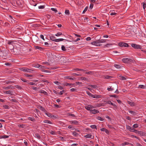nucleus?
I'll list each match as a JSON object with an SVG mask.
<instances>
[{
    "label": "nucleus",
    "mask_w": 146,
    "mask_h": 146,
    "mask_svg": "<svg viewBox=\"0 0 146 146\" xmlns=\"http://www.w3.org/2000/svg\"><path fill=\"white\" fill-rule=\"evenodd\" d=\"M62 35V33L61 32H59L58 33L56 34L55 35L56 36H59Z\"/></svg>",
    "instance_id": "nucleus-35"
},
{
    "label": "nucleus",
    "mask_w": 146,
    "mask_h": 146,
    "mask_svg": "<svg viewBox=\"0 0 146 146\" xmlns=\"http://www.w3.org/2000/svg\"><path fill=\"white\" fill-rule=\"evenodd\" d=\"M114 88L116 89V91L115 92L117 93H119V92H118V90H117V88H118V86L117 84H115L114 85Z\"/></svg>",
    "instance_id": "nucleus-21"
},
{
    "label": "nucleus",
    "mask_w": 146,
    "mask_h": 146,
    "mask_svg": "<svg viewBox=\"0 0 146 146\" xmlns=\"http://www.w3.org/2000/svg\"><path fill=\"white\" fill-rule=\"evenodd\" d=\"M106 104H113V103H112L110 101H106Z\"/></svg>",
    "instance_id": "nucleus-47"
},
{
    "label": "nucleus",
    "mask_w": 146,
    "mask_h": 146,
    "mask_svg": "<svg viewBox=\"0 0 146 146\" xmlns=\"http://www.w3.org/2000/svg\"><path fill=\"white\" fill-rule=\"evenodd\" d=\"M44 7H45L44 5H40L38 6V8L39 9H43Z\"/></svg>",
    "instance_id": "nucleus-61"
},
{
    "label": "nucleus",
    "mask_w": 146,
    "mask_h": 146,
    "mask_svg": "<svg viewBox=\"0 0 146 146\" xmlns=\"http://www.w3.org/2000/svg\"><path fill=\"white\" fill-rule=\"evenodd\" d=\"M122 60L124 63L132 62H133L132 59L127 58H123L122 59Z\"/></svg>",
    "instance_id": "nucleus-1"
},
{
    "label": "nucleus",
    "mask_w": 146,
    "mask_h": 146,
    "mask_svg": "<svg viewBox=\"0 0 146 146\" xmlns=\"http://www.w3.org/2000/svg\"><path fill=\"white\" fill-rule=\"evenodd\" d=\"M90 87L92 88H97V86L96 85H91L90 86Z\"/></svg>",
    "instance_id": "nucleus-62"
},
{
    "label": "nucleus",
    "mask_w": 146,
    "mask_h": 146,
    "mask_svg": "<svg viewBox=\"0 0 146 146\" xmlns=\"http://www.w3.org/2000/svg\"><path fill=\"white\" fill-rule=\"evenodd\" d=\"M81 79L82 80H83L84 81H88L89 80L88 79H87L85 77H82L81 78Z\"/></svg>",
    "instance_id": "nucleus-37"
},
{
    "label": "nucleus",
    "mask_w": 146,
    "mask_h": 146,
    "mask_svg": "<svg viewBox=\"0 0 146 146\" xmlns=\"http://www.w3.org/2000/svg\"><path fill=\"white\" fill-rule=\"evenodd\" d=\"M51 10L52 11H54L55 12V13H56L57 12V10L56 8H51Z\"/></svg>",
    "instance_id": "nucleus-54"
},
{
    "label": "nucleus",
    "mask_w": 146,
    "mask_h": 146,
    "mask_svg": "<svg viewBox=\"0 0 146 146\" xmlns=\"http://www.w3.org/2000/svg\"><path fill=\"white\" fill-rule=\"evenodd\" d=\"M93 96H92V97L94 98H101V96L100 95H98L97 94H95L93 95Z\"/></svg>",
    "instance_id": "nucleus-15"
},
{
    "label": "nucleus",
    "mask_w": 146,
    "mask_h": 146,
    "mask_svg": "<svg viewBox=\"0 0 146 146\" xmlns=\"http://www.w3.org/2000/svg\"><path fill=\"white\" fill-rule=\"evenodd\" d=\"M127 103L128 104L130 105L131 106H133L135 105V104L133 102H131L128 101Z\"/></svg>",
    "instance_id": "nucleus-22"
},
{
    "label": "nucleus",
    "mask_w": 146,
    "mask_h": 146,
    "mask_svg": "<svg viewBox=\"0 0 146 146\" xmlns=\"http://www.w3.org/2000/svg\"><path fill=\"white\" fill-rule=\"evenodd\" d=\"M39 108L42 111L45 112L46 111V110L42 106H39Z\"/></svg>",
    "instance_id": "nucleus-24"
},
{
    "label": "nucleus",
    "mask_w": 146,
    "mask_h": 146,
    "mask_svg": "<svg viewBox=\"0 0 146 146\" xmlns=\"http://www.w3.org/2000/svg\"><path fill=\"white\" fill-rule=\"evenodd\" d=\"M20 70L23 71L27 72L28 71V70H29V69L23 67L21 68Z\"/></svg>",
    "instance_id": "nucleus-13"
},
{
    "label": "nucleus",
    "mask_w": 146,
    "mask_h": 146,
    "mask_svg": "<svg viewBox=\"0 0 146 146\" xmlns=\"http://www.w3.org/2000/svg\"><path fill=\"white\" fill-rule=\"evenodd\" d=\"M3 92L4 93L10 94L11 95H12L13 94V92L10 90H9L7 91H4Z\"/></svg>",
    "instance_id": "nucleus-7"
},
{
    "label": "nucleus",
    "mask_w": 146,
    "mask_h": 146,
    "mask_svg": "<svg viewBox=\"0 0 146 146\" xmlns=\"http://www.w3.org/2000/svg\"><path fill=\"white\" fill-rule=\"evenodd\" d=\"M15 0H13L12 2H11V3L13 5L16 6V5H17V4H16V2H15Z\"/></svg>",
    "instance_id": "nucleus-52"
},
{
    "label": "nucleus",
    "mask_w": 146,
    "mask_h": 146,
    "mask_svg": "<svg viewBox=\"0 0 146 146\" xmlns=\"http://www.w3.org/2000/svg\"><path fill=\"white\" fill-rule=\"evenodd\" d=\"M12 87L13 86H12V85H10L9 86H6V87H4L2 88L3 89L5 90H9L10 89H12L13 88Z\"/></svg>",
    "instance_id": "nucleus-12"
},
{
    "label": "nucleus",
    "mask_w": 146,
    "mask_h": 146,
    "mask_svg": "<svg viewBox=\"0 0 146 146\" xmlns=\"http://www.w3.org/2000/svg\"><path fill=\"white\" fill-rule=\"evenodd\" d=\"M143 9L145 10V9L146 8V4L143 3Z\"/></svg>",
    "instance_id": "nucleus-60"
},
{
    "label": "nucleus",
    "mask_w": 146,
    "mask_h": 146,
    "mask_svg": "<svg viewBox=\"0 0 146 146\" xmlns=\"http://www.w3.org/2000/svg\"><path fill=\"white\" fill-rule=\"evenodd\" d=\"M98 120L101 121H103L104 120V119L100 116H98L96 118Z\"/></svg>",
    "instance_id": "nucleus-29"
},
{
    "label": "nucleus",
    "mask_w": 146,
    "mask_h": 146,
    "mask_svg": "<svg viewBox=\"0 0 146 146\" xmlns=\"http://www.w3.org/2000/svg\"><path fill=\"white\" fill-rule=\"evenodd\" d=\"M129 112L130 113H131V114L133 115H135L136 114V112L135 111H129Z\"/></svg>",
    "instance_id": "nucleus-49"
},
{
    "label": "nucleus",
    "mask_w": 146,
    "mask_h": 146,
    "mask_svg": "<svg viewBox=\"0 0 146 146\" xmlns=\"http://www.w3.org/2000/svg\"><path fill=\"white\" fill-rule=\"evenodd\" d=\"M118 45L120 47H128L129 46V45L127 43L123 42H120L118 44Z\"/></svg>",
    "instance_id": "nucleus-2"
},
{
    "label": "nucleus",
    "mask_w": 146,
    "mask_h": 146,
    "mask_svg": "<svg viewBox=\"0 0 146 146\" xmlns=\"http://www.w3.org/2000/svg\"><path fill=\"white\" fill-rule=\"evenodd\" d=\"M113 77L112 76L107 75L106 76L105 78L106 79H109L112 78Z\"/></svg>",
    "instance_id": "nucleus-42"
},
{
    "label": "nucleus",
    "mask_w": 146,
    "mask_h": 146,
    "mask_svg": "<svg viewBox=\"0 0 146 146\" xmlns=\"http://www.w3.org/2000/svg\"><path fill=\"white\" fill-rule=\"evenodd\" d=\"M58 68V67H57L54 66V67H51L50 68H49V69L51 70H54V69H57Z\"/></svg>",
    "instance_id": "nucleus-56"
},
{
    "label": "nucleus",
    "mask_w": 146,
    "mask_h": 146,
    "mask_svg": "<svg viewBox=\"0 0 146 146\" xmlns=\"http://www.w3.org/2000/svg\"><path fill=\"white\" fill-rule=\"evenodd\" d=\"M65 13L67 15H69L70 14L69 11L68 10H66L65 11Z\"/></svg>",
    "instance_id": "nucleus-48"
},
{
    "label": "nucleus",
    "mask_w": 146,
    "mask_h": 146,
    "mask_svg": "<svg viewBox=\"0 0 146 146\" xmlns=\"http://www.w3.org/2000/svg\"><path fill=\"white\" fill-rule=\"evenodd\" d=\"M85 74H94V72L92 71H90L89 72H86V71L85 72H84Z\"/></svg>",
    "instance_id": "nucleus-17"
},
{
    "label": "nucleus",
    "mask_w": 146,
    "mask_h": 146,
    "mask_svg": "<svg viewBox=\"0 0 146 146\" xmlns=\"http://www.w3.org/2000/svg\"><path fill=\"white\" fill-rule=\"evenodd\" d=\"M113 44H107L105 45V46L107 47H109L111 45Z\"/></svg>",
    "instance_id": "nucleus-43"
},
{
    "label": "nucleus",
    "mask_w": 146,
    "mask_h": 146,
    "mask_svg": "<svg viewBox=\"0 0 146 146\" xmlns=\"http://www.w3.org/2000/svg\"><path fill=\"white\" fill-rule=\"evenodd\" d=\"M110 96L111 97H114L117 98L118 97L117 96L115 95H110Z\"/></svg>",
    "instance_id": "nucleus-57"
},
{
    "label": "nucleus",
    "mask_w": 146,
    "mask_h": 146,
    "mask_svg": "<svg viewBox=\"0 0 146 146\" xmlns=\"http://www.w3.org/2000/svg\"><path fill=\"white\" fill-rule=\"evenodd\" d=\"M72 75L75 76H81L82 74H77V73H73L72 74Z\"/></svg>",
    "instance_id": "nucleus-34"
},
{
    "label": "nucleus",
    "mask_w": 146,
    "mask_h": 146,
    "mask_svg": "<svg viewBox=\"0 0 146 146\" xmlns=\"http://www.w3.org/2000/svg\"><path fill=\"white\" fill-rule=\"evenodd\" d=\"M20 79L23 81L24 82H29V81L27 80H26L24 79L23 78H21Z\"/></svg>",
    "instance_id": "nucleus-55"
},
{
    "label": "nucleus",
    "mask_w": 146,
    "mask_h": 146,
    "mask_svg": "<svg viewBox=\"0 0 146 146\" xmlns=\"http://www.w3.org/2000/svg\"><path fill=\"white\" fill-rule=\"evenodd\" d=\"M52 15L49 14H47L46 15V16L47 18L48 19H49L51 17Z\"/></svg>",
    "instance_id": "nucleus-50"
},
{
    "label": "nucleus",
    "mask_w": 146,
    "mask_h": 146,
    "mask_svg": "<svg viewBox=\"0 0 146 146\" xmlns=\"http://www.w3.org/2000/svg\"><path fill=\"white\" fill-rule=\"evenodd\" d=\"M74 70L78 71H82L83 72H85V71H86V70H84L83 69H79L77 68H76L74 69Z\"/></svg>",
    "instance_id": "nucleus-14"
},
{
    "label": "nucleus",
    "mask_w": 146,
    "mask_h": 146,
    "mask_svg": "<svg viewBox=\"0 0 146 146\" xmlns=\"http://www.w3.org/2000/svg\"><path fill=\"white\" fill-rule=\"evenodd\" d=\"M127 129L129 130L130 131H131L133 130V128L129 125L126 126Z\"/></svg>",
    "instance_id": "nucleus-20"
},
{
    "label": "nucleus",
    "mask_w": 146,
    "mask_h": 146,
    "mask_svg": "<svg viewBox=\"0 0 146 146\" xmlns=\"http://www.w3.org/2000/svg\"><path fill=\"white\" fill-rule=\"evenodd\" d=\"M35 48L36 49H38L40 50H41V49H42V48L41 47H39L38 46H35Z\"/></svg>",
    "instance_id": "nucleus-59"
},
{
    "label": "nucleus",
    "mask_w": 146,
    "mask_h": 146,
    "mask_svg": "<svg viewBox=\"0 0 146 146\" xmlns=\"http://www.w3.org/2000/svg\"><path fill=\"white\" fill-rule=\"evenodd\" d=\"M15 2H16V4H17V5L19 6H22V3L21 2V1L19 0H15L14 1Z\"/></svg>",
    "instance_id": "nucleus-10"
},
{
    "label": "nucleus",
    "mask_w": 146,
    "mask_h": 146,
    "mask_svg": "<svg viewBox=\"0 0 146 146\" xmlns=\"http://www.w3.org/2000/svg\"><path fill=\"white\" fill-rule=\"evenodd\" d=\"M43 122L45 123H49V124H52V123L50 121L47 120H44L43 121Z\"/></svg>",
    "instance_id": "nucleus-23"
},
{
    "label": "nucleus",
    "mask_w": 146,
    "mask_h": 146,
    "mask_svg": "<svg viewBox=\"0 0 146 146\" xmlns=\"http://www.w3.org/2000/svg\"><path fill=\"white\" fill-rule=\"evenodd\" d=\"M9 137V136L8 135H3V136H0V138L2 139V138H4L5 139L7 138H8Z\"/></svg>",
    "instance_id": "nucleus-27"
},
{
    "label": "nucleus",
    "mask_w": 146,
    "mask_h": 146,
    "mask_svg": "<svg viewBox=\"0 0 146 146\" xmlns=\"http://www.w3.org/2000/svg\"><path fill=\"white\" fill-rule=\"evenodd\" d=\"M36 137H37L38 139H40L41 137L38 133H36L35 134Z\"/></svg>",
    "instance_id": "nucleus-32"
},
{
    "label": "nucleus",
    "mask_w": 146,
    "mask_h": 146,
    "mask_svg": "<svg viewBox=\"0 0 146 146\" xmlns=\"http://www.w3.org/2000/svg\"><path fill=\"white\" fill-rule=\"evenodd\" d=\"M129 142H127L126 141V142H125L124 143H122L121 145L122 146H124V145H129Z\"/></svg>",
    "instance_id": "nucleus-36"
},
{
    "label": "nucleus",
    "mask_w": 146,
    "mask_h": 146,
    "mask_svg": "<svg viewBox=\"0 0 146 146\" xmlns=\"http://www.w3.org/2000/svg\"><path fill=\"white\" fill-rule=\"evenodd\" d=\"M28 119L29 120H31V121H33L35 120L34 118L33 117H28Z\"/></svg>",
    "instance_id": "nucleus-38"
},
{
    "label": "nucleus",
    "mask_w": 146,
    "mask_h": 146,
    "mask_svg": "<svg viewBox=\"0 0 146 146\" xmlns=\"http://www.w3.org/2000/svg\"><path fill=\"white\" fill-rule=\"evenodd\" d=\"M3 107L5 109H9V106L7 105H5L3 106Z\"/></svg>",
    "instance_id": "nucleus-53"
},
{
    "label": "nucleus",
    "mask_w": 146,
    "mask_h": 146,
    "mask_svg": "<svg viewBox=\"0 0 146 146\" xmlns=\"http://www.w3.org/2000/svg\"><path fill=\"white\" fill-rule=\"evenodd\" d=\"M64 85L66 86H74L75 85V84L72 83H65L64 84Z\"/></svg>",
    "instance_id": "nucleus-19"
},
{
    "label": "nucleus",
    "mask_w": 146,
    "mask_h": 146,
    "mask_svg": "<svg viewBox=\"0 0 146 146\" xmlns=\"http://www.w3.org/2000/svg\"><path fill=\"white\" fill-rule=\"evenodd\" d=\"M105 105V104H104L100 103L98 104L97 105V106L98 107H99L100 106H104Z\"/></svg>",
    "instance_id": "nucleus-25"
},
{
    "label": "nucleus",
    "mask_w": 146,
    "mask_h": 146,
    "mask_svg": "<svg viewBox=\"0 0 146 146\" xmlns=\"http://www.w3.org/2000/svg\"><path fill=\"white\" fill-rule=\"evenodd\" d=\"M138 133L141 135L143 136L144 135V133L142 131H138Z\"/></svg>",
    "instance_id": "nucleus-51"
},
{
    "label": "nucleus",
    "mask_w": 146,
    "mask_h": 146,
    "mask_svg": "<svg viewBox=\"0 0 146 146\" xmlns=\"http://www.w3.org/2000/svg\"><path fill=\"white\" fill-rule=\"evenodd\" d=\"M69 122H70V123L71 124H73L75 125H78L79 123L78 121L76 120H73L70 121Z\"/></svg>",
    "instance_id": "nucleus-6"
},
{
    "label": "nucleus",
    "mask_w": 146,
    "mask_h": 146,
    "mask_svg": "<svg viewBox=\"0 0 146 146\" xmlns=\"http://www.w3.org/2000/svg\"><path fill=\"white\" fill-rule=\"evenodd\" d=\"M84 137L87 138H91V139H93L94 136H93L92 135L90 134H88L84 135Z\"/></svg>",
    "instance_id": "nucleus-9"
},
{
    "label": "nucleus",
    "mask_w": 146,
    "mask_h": 146,
    "mask_svg": "<svg viewBox=\"0 0 146 146\" xmlns=\"http://www.w3.org/2000/svg\"><path fill=\"white\" fill-rule=\"evenodd\" d=\"M39 92L41 93H43L44 95H47V92H45V91H44V90H40V91Z\"/></svg>",
    "instance_id": "nucleus-26"
},
{
    "label": "nucleus",
    "mask_w": 146,
    "mask_h": 146,
    "mask_svg": "<svg viewBox=\"0 0 146 146\" xmlns=\"http://www.w3.org/2000/svg\"><path fill=\"white\" fill-rule=\"evenodd\" d=\"M98 42H99L98 40H96V41H94L92 42L91 43V44L92 45L96 46V44L98 43Z\"/></svg>",
    "instance_id": "nucleus-16"
},
{
    "label": "nucleus",
    "mask_w": 146,
    "mask_h": 146,
    "mask_svg": "<svg viewBox=\"0 0 146 146\" xmlns=\"http://www.w3.org/2000/svg\"><path fill=\"white\" fill-rule=\"evenodd\" d=\"M85 107L86 110H88L90 111V112H91V111L92 110H91L90 107L88 106V105L87 106H86Z\"/></svg>",
    "instance_id": "nucleus-31"
},
{
    "label": "nucleus",
    "mask_w": 146,
    "mask_h": 146,
    "mask_svg": "<svg viewBox=\"0 0 146 146\" xmlns=\"http://www.w3.org/2000/svg\"><path fill=\"white\" fill-rule=\"evenodd\" d=\"M61 49H62V50L64 51H65L66 50V49L65 48V47L64 45L62 46Z\"/></svg>",
    "instance_id": "nucleus-45"
},
{
    "label": "nucleus",
    "mask_w": 146,
    "mask_h": 146,
    "mask_svg": "<svg viewBox=\"0 0 146 146\" xmlns=\"http://www.w3.org/2000/svg\"><path fill=\"white\" fill-rule=\"evenodd\" d=\"M138 125L137 124H134L133 125V128H137L138 127Z\"/></svg>",
    "instance_id": "nucleus-63"
},
{
    "label": "nucleus",
    "mask_w": 146,
    "mask_h": 146,
    "mask_svg": "<svg viewBox=\"0 0 146 146\" xmlns=\"http://www.w3.org/2000/svg\"><path fill=\"white\" fill-rule=\"evenodd\" d=\"M99 111L98 110L94 109L93 110H92L91 111L90 113L93 114H96L98 113H99Z\"/></svg>",
    "instance_id": "nucleus-11"
},
{
    "label": "nucleus",
    "mask_w": 146,
    "mask_h": 146,
    "mask_svg": "<svg viewBox=\"0 0 146 146\" xmlns=\"http://www.w3.org/2000/svg\"><path fill=\"white\" fill-rule=\"evenodd\" d=\"M107 90L109 91H112L114 90V88H112L111 86L109 88H108Z\"/></svg>",
    "instance_id": "nucleus-44"
},
{
    "label": "nucleus",
    "mask_w": 146,
    "mask_h": 146,
    "mask_svg": "<svg viewBox=\"0 0 146 146\" xmlns=\"http://www.w3.org/2000/svg\"><path fill=\"white\" fill-rule=\"evenodd\" d=\"M11 51L13 54H18L16 52L15 50V49L14 48L11 49Z\"/></svg>",
    "instance_id": "nucleus-18"
},
{
    "label": "nucleus",
    "mask_w": 146,
    "mask_h": 146,
    "mask_svg": "<svg viewBox=\"0 0 146 146\" xmlns=\"http://www.w3.org/2000/svg\"><path fill=\"white\" fill-rule=\"evenodd\" d=\"M50 39L53 41H54L55 39L56 38L55 36H50Z\"/></svg>",
    "instance_id": "nucleus-30"
},
{
    "label": "nucleus",
    "mask_w": 146,
    "mask_h": 146,
    "mask_svg": "<svg viewBox=\"0 0 146 146\" xmlns=\"http://www.w3.org/2000/svg\"><path fill=\"white\" fill-rule=\"evenodd\" d=\"M139 86L140 88H143V89H145V88L146 86H145L144 85H140Z\"/></svg>",
    "instance_id": "nucleus-40"
},
{
    "label": "nucleus",
    "mask_w": 146,
    "mask_h": 146,
    "mask_svg": "<svg viewBox=\"0 0 146 146\" xmlns=\"http://www.w3.org/2000/svg\"><path fill=\"white\" fill-rule=\"evenodd\" d=\"M88 9V7H86L83 11L82 13L83 14L85 13V12L87 11Z\"/></svg>",
    "instance_id": "nucleus-58"
},
{
    "label": "nucleus",
    "mask_w": 146,
    "mask_h": 146,
    "mask_svg": "<svg viewBox=\"0 0 146 146\" xmlns=\"http://www.w3.org/2000/svg\"><path fill=\"white\" fill-rule=\"evenodd\" d=\"M135 144L136 146H142V145L139 143H136Z\"/></svg>",
    "instance_id": "nucleus-64"
},
{
    "label": "nucleus",
    "mask_w": 146,
    "mask_h": 146,
    "mask_svg": "<svg viewBox=\"0 0 146 146\" xmlns=\"http://www.w3.org/2000/svg\"><path fill=\"white\" fill-rule=\"evenodd\" d=\"M45 114L48 117L51 118H56V117L54 115H52L51 113H48V112L46 113Z\"/></svg>",
    "instance_id": "nucleus-5"
},
{
    "label": "nucleus",
    "mask_w": 146,
    "mask_h": 146,
    "mask_svg": "<svg viewBox=\"0 0 146 146\" xmlns=\"http://www.w3.org/2000/svg\"><path fill=\"white\" fill-rule=\"evenodd\" d=\"M131 46L132 47L135 49H141V46L139 45H137L134 44H132Z\"/></svg>",
    "instance_id": "nucleus-3"
},
{
    "label": "nucleus",
    "mask_w": 146,
    "mask_h": 146,
    "mask_svg": "<svg viewBox=\"0 0 146 146\" xmlns=\"http://www.w3.org/2000/svg\"><path fill=\"white\" fill-rule=\"evenodd\" d=\"M33 66L34 67L37 68H43V67H44V66H43L41 65L37 64H34L33 65Z\"/></svg>",
    "instance_id": "nucleus-8"
},
{
    "label": "nucleus",
    "mask_w": 146,
    "mask_h": 146,
    "mask_svg": "<svg viewBox=\"0 0 146 146\" xmlns=\"http://www.w3.org/2000/svg\"><path fill=\"white\" fill-rule=\"evenodd\" d=\"M90 127L92 129H97L96 128V126L95 125H92L90 126Z\"/></svg>",
    "instance_id": "nucleus-46"
},
{
    "label": "nucleus",
    "mask_w": 146,
    "mask_h": 146,
    "mask_svg": "<svg viewBox=\"0 0 146 146\" xmlns=\"http://www.w3.org/2000/svg\"><path fill=\"white\" fill-rule=\"evenodd\" d=\"M114 66L118 69H119L120 68V66L119 65L115 64L114 65Z\"/></svg>",
    "instance_id": "nucleus-39"
},
{
    "label": "nucleus",
    "mask_w": 146,
    "mask_h": 146,
    "mask_svg": "<svg viewBox=\"0 0 146 146\" xmlns=\"http://www.w3.org/2000/svg\"><path fill=\"white\" fill-rule=\"evenodd\" d=\"M72 135L74 136L75 137H77L78 135V134L77 133H76V132L75 131L72 132Z\"/></svg>",
    "instance_id": "nucleus-28"
},
{
    "label": "nucleus",
    "mask_w": 146,
    "mask_h": 146,
    "mask_svg": "<svg viewBox=\"0 0 146 146\" xmlns=\"http://www.w3.org/2000/svg\"><path fill=\"white\" fill-rule=\"evenodd\" d=\"M86 93L89 96H91L92 97V96H94L89 91H86Z\"/></svg>",
    "instance_id": "nucleus-41"
},
{
    "label": "nucleus",
    "mask_w": 146,
    "mask_h": 146,
    "mask_svg": "<svg viewBox=\"0 0 146 146\" xmlns=\"http://www.w3.org/2000/svg\"><path fill=\"white\" fill-rule=\"evenodd\" d=\"M53 92L56 94L62 95L63 94V93H64L65 92V90H63L62 91H60V92H58L55 90H54Z\"/></svg>",
    "instance_id": "nucleus-4"
},
{
    "label": "nucleus",
    "mask_w": 146,
    "mask_h": 146,
    "mask_svg": "<svg viewBox=\"0 0 146 146\" xmlns=\"http://www.w3.org/2000/svg\"><path fill=\"white\" fill-rule=\"evenodd\" d=\"M99 42L100 43H104L106 42V40L105 39H101L98 40Z\"/></svg>",
    "instance_id": "nucleus-33"
}]
</instances>
